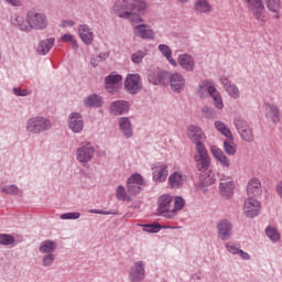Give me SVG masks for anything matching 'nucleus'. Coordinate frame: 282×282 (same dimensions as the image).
I'll use <instances>...</instances> for the list:
<instances>
[{"label":"nucleus","mask_w":282,"mask_h":282,"mask_svg":"<svg viewBox=\"0 0 282 282\" xmlns=\"http://www.w3.org/2000/svg\"><path fill=\"white\" fill-rule=\"evenodd\" d=\"M148 4L144 0H132L129 4V0H118L113 4V12L120 19H129L132 23H144V20L139 14L147 12ZM139 12V14L134 13Z\"/></svg>","instance_id":"obj_1"},{"label":"nucleus","mask_w":282,"mask_h":282,"mask_svg":"<svg viewBox=\"0 0 282 282\" xmlns=\"http://www.w3.org/2000/svg\"><path fill=\"white\" fill-rule=\"evenodd\" d=\"M26 23L30 30H45L47 28V18L36 10H30L26 13Z\"/></svg>","instance_id":"obj_2"},{"label":"nucleus","mask_w":282,"mask_h":282,"mask_svg":"<svg viewBox=\"0 0 282 282\" xmlns=\"http://www.w3.org/2000/svg\"><path fill=\"white\" fill-rule=\"evenodd\" d=\"M194 161L196 162V167L198 171H208L210 169V154L206 150V145L198 144L195 147Z\"/></svg>","instance_id":"obj_3"},{"label":"nucleus","mask_w":282,"mask_h":282,"mask_svg":"<svg viewBox=\"0 0 282 282\" xmlns=\"http://www.w3.org/2000/svg\"><path fill=\"white\" fill-rule=\"evenodd\" d=\"M52 122L43 117H34L28 120L26 131L30 133H42V131H50Z\"/></svg>","instance_id":"obj_4"},{"label":"nucleus","mask_w":282,"mask_h":282,"mask_svg":"<svg viewBox=\"0 0 282 282\" xmlns=\"http://www.w3.org/2000/svg\"><path fill=\"white\" fill-rule=\"evenodd\" d=\"M94 153H96L94 145H91V143L89 142H83L80 143L76 152L77 160L82 164H87V162H91V159L94 158Z\"/></svg>","instance_id":"obj_5"},{"label":"nucleus","mask_w":282,"mask_h":282,"mask_svg":"<svg viewBox=\"0 0 282 282\" xmlns=\"http://www.w3.org/2000/svg\"><path fill=\"white\" fill-rule=\"evenodd\" d=\"M248 3V8L253 14L257 21H265V6L263 4V0H245Z\"/></svg>","instance_id":"obj_6"},{"label":"nucleus","mask_w":282,"mask_h":282,"mask_svg":"<svg viewBox=\"0 0 282 282\" xmlns=\"http://www.w3.org/2000/svg\"><path fill=\"white\" fill-rule=\"evenodd\" d=\"M124 89L128 94H138L142 89V78L138 74H128L124 79Z\"/></svg>","instance_id":"obj_7"},{"label":"nucleus","mask_w":282,"mask_h":282,"mask_svg":"<svg viewBox=\"0 0 282 282\" xmlns=\"http://www.w3.org/2000/svg\"><path fill=\"white\" fill-rule=\"evenodd\" d=\"M169 177V165L159 162L152 165V180L159 184H162Z\"/></svg>","instance_id":"obj_8"},{"label":"nucleus","mask_w":282,"mask_h":282,"mask_svg":"<svg viewBox=\"0 0 282 282\" xmlns=\"http://www.w3.org/2000/svg\"><path fill=\"white\" fill-rule=\"evenodd\" d=\"M261 213V203L253 197H249L245 200L243 214L251 219L257 217Z\"/></svg>","instance_id":"obj_9"},{"label":"nucleus","mask_w":282,"mask_h":282,"mask_svg":"<svg viewBox=\"0 0 282 282\" xmlns=\"http://www.w3.org/2000/svg\"><path fill=\"white\" fill-rule=\"evenodd\" d=\"M219 191L223 197H230L235 191V181L226 174H219Z\"/></svg>","instance_id":"obj_10"},{"label":"nucleus","mask_w":282,"mask_h":282,"mask_svg":"<svg viewBox=\"0 0 282 282\" xmlns=\"http://www.w3.org/2000/svg\"><path fill=\"white\" fill-rule=\"evenodd\" d=\"M128 193L129 195H139L142 192V186H144V180L140 174H132L128 178Z\"/></svg>","instance_id":"obj_11"},{"label":"nucleus","mask_w":282,"mask_h":282,"mask_svg":"<svg viewBox=\"0 0 282 282\" xmlns=\"http://www.w3.org/2000/svg\"><path fill=\"white\" fill-rule=\"evenodd\" d=\"M167 79L172 91H176L177 94L184 91V87H186V78H184V75L180 73L167 74Z\"/></svg>","instance_id":"obj_12"},{"label":"nucleus","mask_w":282,"mask_h":282,"mask_svg":"<svg viewBox=\"0 0 282 282\" xmlns=\"http://www.w3.org/2000/svg\"><path fill=\"white\" fill-rule=\"evenodd\" d=\"M122 83V75L110 74L105 78V87L109 94H116L120 91V84Z\"/></svg>","instance_id":"obj_13"},{"label":"nucleus","mask_w":282,"mask_h":282,"mask_svg":"<svg viewBox=\"0 0 282 282\" xmlns=\"http://www.w3.org/2000/svg\"><path fill=\"white\" fill-rule=\"evenodd\" d=\"M187 137L191 142L195 144V147H198V144H204V141L206 140V134H204L202 128L197 126L187 127Z\"/></svg>","instance_id":"obj_14"},{"label":"nucleus","mask_w":282,"mask_h":282,"mask_svg":"<svg viewBox=\"0 0 282 282\" xmlns=\"http://www.w3.org/2000/svg\"><path fill=\"white\" fill-rule=\"evenodd\" d=\"M235 126L237 128V131L241 135L242 140L245 142H252L254 140V135L252 134V129L248 127V123L242 119H237L235 121Z\"/></svg>","instance_id":"obj_15"},{"label":"nucleus","mask_w":282,"mask_h":282,"mask_svg":"<svg viewBox=\"0 0 282 282\" xmlns=\"http://www.w3.org/2000/svg\"><path fill=\"white\" fill-rule=\"evenodd\" d=\"M173 197L171 195L164 194L159 198V213L160 215H163V217H166V215H171V212L173 210Z\"/></svg>","instance_id":"obj_16"},{"label":"nucleus","mask_w":282,"mask_h":282,"mask_svg":"<svg viewBox=\"0 0 282 282\" xmlns=\"http://www.w3.org/2000/svg\"><path fill=\"white\" fill-rule=\"evenodd\" d=\"M218 237L223 239V241H228L230 237H232V224L227 219L220 220L217 224Z\"/></svg>","instance_id":"obj_17"},{"label":"nucleus","mask_w":282,"mask_h":282,"mask_svg":"<svg viewBox=\"0 0 282 282\" xmlns=\"http://www.w3.org/2000/svg\"><path fill=\"white\" fill-rule=\"evenodd\" d=\"M130 281L131 282H141L144 281V264L142 261L137 262L131 269H130Z\"/></svg>","instance_id":"obj_18"},{"label":"nucleus","mask_w":282,"mask_h":282,"mask_svg":"<svg viewBox=\"0 0 282 282\" xmlns=\"http://www.w3.org/2000/svg\"><path fill=\"white\" fill-rule=\"evenodd\" d=\"M78 36L85 45H91V43H94V32L89 26H87V24L78 26Z\"/></svg>","instance_id":"obj_19"},{"label":"nucleus","mask_w":282,"mask_h":282,"mask_svg":"<svg viewBox=\"0 0 282 282\" xmlns=\"http://www.w3.org/2000/svg\"><path fill=\"white\" fill-rule=\"evenodd\" d=\"M217 88H215V84L210 80H204L199 84L197 89V96L199 98H208V96L213 95V91H215Z\"/></svg>","instance_id":"obj_20"},{"label":"nucleus","mask_w":282,"mask_h":282,"mask_svg":"<svg viewBox=\"0 0 282 282\" xmlns=\"http://www.w3.org/2000/svg\"><path fill=\"white\" fill-rule=\"evenodd\" d=\"M134 34L139 39H155V32L148 24H139L134 26Z\"/></svg>","instance_id":"obj_21"},{"label":"nucleus","mask_w":282,"mask_h":282,"mask_svg":"<svg viewBox=\"0 0 282 282\" xmlns=\"http://www.w3.org/2000/svg\"><path fill=\"white\" fill-rule=\"evenodd\" d=\"M220 83L223 84L224 89L226 90L228 96H230V98L237 99L239 98V96H241V93L239 91V87H237V85L235 84H231L230 79L226 77H221Z\"/></svg>","instance_id":"obj_22"},{"label":"nucleus","mask_w":282,"mask_h":282,"mask_svg":"<svg viewBox=\"0 0 282 282\" xmlns=\"http://www.w3.org/2000/svg\"><path fill=\"white\" fill-rule=\"evenodd\" d=\"M68 127L74 133H80L83 131V117L79 113L73 112L69 116Z\"/></svg>","instance_id":"obj_23"},{"label":"nucleus","mask_w":282,"mask_h":282,"mask_svg":"<svg viewBox=\"0 0 282 282\" xmlns=\"http://www.w3.org/2000/svg\"><path fill=\"white\" fill-rule=\"evenodd\" d=\"M210 153L212 155H214L215 160H217V162L221 164V166H224L225 169L230 167V159L226 156L221 149L217 148L216 145H213L210 148Z\"/></svg>","instance_id":"obj_24"},{"label":"nucleus","mask_w":282,"mask_h":282,"mask_svg":"<svg viewBox=\"0 0 282 282\" xmlns=\"http://www.w3.org/2000/svg\"><path fill=\"white\" fill-rule=\"evenodd\" d=\"M177 63L180 67L186 72H193V69H195V59H193V56L188 54L178 55Z\"/></svg>","instance_id":"obj_25"},{"label":"nucleus","mask_w":282,"mask_h":282,"mask_svg":"<svg viewBox=\"0 0 282 282\" xmlns=\"http://www.w3.org/2000/svg\"><path fill=\"white\" fill-rule=\"evenodd\" d=\"M149 83H152V85H166L169 83V73L153 72L149 75Z\"/></svg>","instance_id":"obj_26"},{"label":"nucleus","mask_w":282,"mask_h":282,"mask_svg":"<svg viewBox=\"0 0 282 282\" xmlns=\"http://www.w3.org/2000/svg\"><path fill=\"white\" fill-rule=\"evenodd\" d=\"M184 174L182 172H173L167 178L171 188H182L184 186Z\"/></svg>","instance_id":"obj_27"},{"label":"nucleus","mask_w":282,"mask_h":282,"mask_svg":"<svg viewBox=\"0 0 282 282\" xmlns=\"http://www.w3.org/2000/svg\"><path fill=\"white\" fill-rule=\"evenodd\" d=\"M194 12L196 14H210L213 12V4L208 0H197L194 3Z\"/></svg>","instance_id":"obj_28"},{"label":"nucleus","mask_w":282,"mask_h":282,"mask_svg":"<svg viewBox=\"0 0 282 282\" xmlns=\"http://www.w3.org/2000/svg\"><path fill=\"white\" fill-rule=\"evenodd\" d=\"M247 193L250 197H257L263 193L261 189V181L259 178H251L247 185Z\"/></svg>","instance_id":"obj_29"},{"label":"nucleus","mask_w":282,"mask_h":282,"mask_svg":"<svg viewBox=\"0 0 282 282\" xmlns=\"http://www.w3.org/2000/svg\"><path fill=\"white\" fill-rule=\"evenodd\" d=\"M110 111L115 116H122V113H127V111H129V102L126 100L113 101L110 105Z\"/></svg>","instance_id":"obj_30"},{"label":"nucleus","mask_w":282,"mask_h":282,"mask_svg":"<svg viewBox=\"0 0 282 282\" xmlns=\"http://www.w3.org/2000/svg\"><path fill=\"white\" fill-rule=\"evenodd\" d=\"M267 118L272 122H281V110L273 104H265Z\"/></svg>","instance_id":"obj_31"},{"label":"nucleus","mask_w":282,"mask_h":282,"mask_svg":"<svg viewBox=\"0 0 282 282\" xmlns=\"http://www.w3.org/2000/svg\"><path fill=\"white\" fill-rule=\"evenodd\" d=\"M119 127L126 135V138H131L133 135V128L131 127V121L127 117H122L119 119Z\"/></svg>","instance_id":"obj_32"},{"label":"nucleus","mask_w":282,"mask_h":282,"mask_svg":"<svg viewBox=\"0 0 282 282\" xmlns=\"http://www.w3.org/2000/svg\"><path fill=\"white\" fill-rule=\"evenodd\" d=\"M159 51L161 52V54H163V56H165L172 67H177V62L173 59V51H171V47H169V45L160 44Z\"/></svg>","instance_id":"obj_33"},{"label":"nucleus","mask_w":282,"mask_h":282,"mask_svg":"<svg viewBox=\"0 0 282 282\" xmlns=\"http://www.w3.org/2000/svg\"><path fill=\"white\" fill-rule=\"evenodd\" d=\"M184 206H185L184 198L177 196L174 200V206H172L171 213L169 215H165L166 219H173V217L177 215V212L182 210Z\"/></svg>","instance_id":"obj_34"},{"label":"nucleus","mask_w":282,"mask_h":282,"mask_svg":"<svg viewBox=\"0 0 282 282\" xmlns=\"http://www.w3.org/2000/svg\"><path fill=\"white\" fill-rule=\"evenodd\" d=\"M11 23L23 32H30V26H28V20H24L21 15H14L11 20Z\"/></svg>","instance_id":"obj_35"},{"label":"nucleus","mask_w":282,"mask_h":282,"mask_svg":"<svg viewBox=\"0 0 282 282\" xmlns=\"http://www.w3.org/2000/svg\"><path fill=\"white\" fill-rule=\"evenodd\" d=\"M86 107H102V98L98 95H90L84 99Z\"/></svg>","instance_id":"obj_36"},{"label":"nucleus","mask_w":282,"mask_h":282,"mask_svg":"<svg viewBox=\"0 0 282 282\" xmlns=\"http://www.w3.org/2000/svg\"><path fill=\"white\" fill-rule=\"evenodd\" d=\"M268 10L275 13V19H279V10H281V0H264Z\"/></svg>","instance_id":"obj_37"},{"label":"nucleus","mask_w":282,"mask_h":282,"mask_svg":"<svg viewBox=\"0 0 282 282\" xmlns=\"http://www.w3.org/2000/svg\"><path fill=\"white\" fill-rule=\"evenodd\" d=\"M52 47H54V39L44 40L39 44L37 52L45 55Z\"/></svg>","instance_id":"obj_38"},{"label":"nucleus","mask_w":282,"mask_h":282,"mask_svg":"<svg viewBox=\"0 0 282 282\" xmlns=\"http://www.w3.org/2000/svg\"><path fill=\"white\" fill-rule=\"evenodd\" d=\"M224 151L227 155H235L237 153V144H235L232 137L224 141Z\"/></svg>","instance_id":"obj_39"},{"label":"nucleus","mask_w":282,"mask_h":282,"mask_svg":"<svg viewBox=\"0 0 282 282\" xmlns=\"http://www.w3.org/2000/svg\"><path fill=\"white\" fill-rule=\"evenodd\" d=\"M215 127H216L217 131H219V133L225 135V138H227V139L232 138V132H230V129L226 126V123H224L221 121H216Z\"/></svg>","instance_id":"obj_40"},{"label":"nucleus","mask_w":282,"mask_h":282,"mask_svg":"<svg viewBox=\"0 0 282 282\" xmlns=\"http://www.w3.org/2000/svg\"><path fill=\"white\" fill-rule=\"evenodd\" d=\"M212 98L214 100V105L216 109H224V99L221 98V94L217 91V88L215 90H212Z\"/></svg>","instance_id":"obj_41"},{"label":"nucleus","mask_w":282,"mask_h":282,"mask_svg":"<svg viewBox=\"0 0 282 282\" xmlns=\"http://www.w3.org/2000/svg\"><path fill=\"white\" fill-rule=\"evenodd\" d=\"M54 250H56V242L52 240H45L40 246V251L44 253L53 252Z\"/></svg>","instance_id":"obj_42"},{"label":"nucleus","mask_w":282,"mask_h":282,"mask_svg":"<svg viewBox=\"0 0 282 282\" xmlns=\"http://www.w3.org/2000/svg\"><path fill=\"white\" fill-rule=\"evenodd\" d=\"M117 198L121 202H131V196L127 193V189H124V186L119 185L117 187Z\"/></svg>","instance_id":"obj_43"},{"label":"nucleus","mask_w":282,"mask_h":282,"mask_svg":"<svg viewBox=\"0 0 282 282\" xmlns=\"http://www.w3.org/2000/svg\"><path fill=\"white\" fill-rule=\"evenodd\" d=\"M265 234H267V237L271 241H280L281 240V235L279 234V231L274 227H267Z\"/></svg>","instance_id":"obj_44"},{"label":"nucleus","mask_w":282,"mask_h":282,"mask_svg":"<svg viewBox=\"0 0 282 282\" xmlns=\"http://www.w3.org/2000/svg\"><path fill=\"white\" fill-rule=\"evenodd\" d=\"M61 42L69 43V45H72L73 50H78V42L76 41V39H74V35H72V34H64L61 37Z\"/></svg>","instance_id":"obj_45"},{"label":"nucleus","mask_w":282,"mask_h":282,"mask_svg":"<svg viewBox=\"0 0 282 282\" xmlns=\"http://www.w3.org/2000/svg\"><path fill=\"white\" fill-rule=\"evenodd\" d=\"M147 51H137L131 55L132 63H134L135 65H140V63L144 61V56H147Z\"/></svg>","instance_id":"obj_46"},{"label":"nucleus","mask_w":282,"mask_h":282,"mask_svg":"<svg viewBox=\"0 0 282 282\" xmlns=\"http://www.w3.org/2000/svg\"><path fill=\"white\" fill-rule=\"evenodd\" d=\"M14 243V237L8 234H0V245L1 246H12Z\"/></svg>","instance_id":"obj_47"},{"label":"nucleus","mask_w":282,"mask_h":282,"mask_svg":"<svg viewBox=\"0 0 282 282\" xmlns=\"http://www.w3.org/2000/svg\"><path fill=\"white\" fill-rule=\"evenodd\" d=\"M215 173L213 171H209L207 173V176L203 180V185L204 186H212V184H215L216 182Z\"/></svg>","instance_id":"obj_48"},{"label":"nucleus","mask_w":282,"mask_h":282,"mask_svg":"<svg viewBox=\"0 0 282 282\" xmlns=\"http://www.w3.org/2000/svg\"><path fill=\"white\" fill-rule=\"evenodd\" d=\"M2 193H6L7 195H19V187L9 185L2 189Z\"/></svg>","instance_id":"obj_49"},{"label":"nucleus","mask_w":282,"mask_h":282,"mask_svg":"<svg viewBox=\"0 0 282 282\" xmlns=\"http://www.w3.org/2000/svg\"><path fill=\"white\" fill-rule=\"evenodd\" d=\"M80 218V213H66L61 215V219H79Z\"/></svg>","instance_id":"obj_50"},{"label":"nucleus","mask_w":282,"mask_h":282,"mask_svg":"<svg viewBox=\"0 0 282 282\" xmlns=\"http://www.w3.org/2000/svg\"><path fill=\"white\" fill-rule=\"evenodd\" d=\"M144 232H160L159 225H144L143 226Z\"/></svg>","instance_id":"obj_51"},{"label":"nucleus","mask_w":282,"mask_h":282,"mask_svg":"<svg viewBox=\"0 0 282 282\" xmlns=\"http://www.w3.org/2000/svg\"><path fill=\"white\" fill-rule=\"evenodd\" d=\"M54 263V254L50 253V254H46L44 256L43 258V265L44 267H50Z\"/></svg>","instance_id":"obj_52"},{"label":"nucleus","mask_w":282,"mask_h":282,"mask_svg":"<svg viewBox=\"0 0 282 282\" xmlns=\"http://www.w3.org/2000/svg\"><path fill=\"white\" fill-rule=\"evenodd\" d=\"M226 249L228 250V252H230V254H239V252L241 251V249L237 248L232 243H227Z\"/></svg>","instance_id":"obj_53"},{"label":"nucleus","mask_w":282,"mask_h":282,"mask_svg":"<svg viewBox=\"0 0 282 282\" xmlns=\"http://www.w3.org/2000/svg\"><path fill=\"white\" fill-rule=\"evenodd\" d=\"M13 94L15 96H30V90L28 89L21 90L20 88H14Z\"/></svg>","instance_id":"obj_54"},{"label":"nucleus","mask_w":282,"mask_h":282,"mask_svg":"<svg viewBox=\"0 0 282 282\" xmlns=\"http://www.w3.org/2000/svg\"><path fill=\"white\" fill-rule=\"evenodd\" d=\"M76 23L72 20H64L62 21L61 28H74Z\"/></svg>","instance_id":"obj_55"},{"label":"nucleus","mask_w":282,"mask_h":282,"mask_svg":"<svg viewBox=\"0 0 282 282\" xmlns=\"http://www.w3.org/2000/svg\"><path fill=\"white\" fill-rule=\"evenodd\" d=\"M239 257H241V259H243L245 261H250V253L243 251L240 249V252L238 253Z\"/></svg>","instance_id":"obj_56"},{"label":"nucleus","mask_w":282,"mask_h":282,"mask_svg":"<svg viewBox=\"0 0 282 282\" xmlns=\"http://www.w3.org/2000/svg\"><path fill=\"white\" fill-rule=\"evenodd\" d=\"M89 213H93V215H109L107 212L98 210V209H91Z\"/></svg>","instance_id":"obj_57"},{"label":"nucleus","mask_w":282,"mask_h":282,"mask_svg":"<svg viewBox=\"0 0 282 282\" xmlns=\"http://www.w3.org/2000/svg\"><path fill=\"white\" fill-rule=\"evenodd\" d=\"M10 6H21V0H6Z\"/></svg>","instance_id":"obj_58"},{"label":"nucleus","mask_w":282,"mask_h":282,"mask_svg":"<svg viewBox=\"0 0 282 282\" xmlns=\"http://www.w3.org/2000/svg\"><path fill=\"white\" fill-rule=\"evenodd\" d=\"M276 193H278L279 197H281V199H282V182H280L276 185Z\"/></svg>","instance_id":"obj_59"},{"label":"nucleus","mask_w":282,"mask_h":282,"mask_svg":"<svg viewBox=\"0 0 282 282\" xmlns=\"http://www.w3.org/2000/svg\"><path fill=\"white\" fill-rule=\"evenodd\" d=\"M98 58H99L100 61H107V58H109V54L104 53V54L99 55Z\"/></svg>","instance_id":"obj_60"},{"label":"nucleus","mask_w":282,"mask_h":282,"mask_svg":"<svg viewBox=\"0 0 282 282\" xmlns=\"http://www.w3.org/2000/svg\"><path fill=\"white\" fill-rule=\"evenodd\" d=\"M189 0H178L180 3H188Z\"/></svg>","instance_id":"obj_61"},{"label":"nucleus","mask_w":282,"mask_h":282,"mask_svg":"<svg viewBox=\"0 0 282 282\" xmlns=\"http://www.w3.org/2000/svg\"><path fill=\"white\" fill-rule=\"evenodd\" d=\"M90 64L93 65V67H96L94 59H91Z\"/></svg>","instance_id":"obj_62"}]
</instances>
